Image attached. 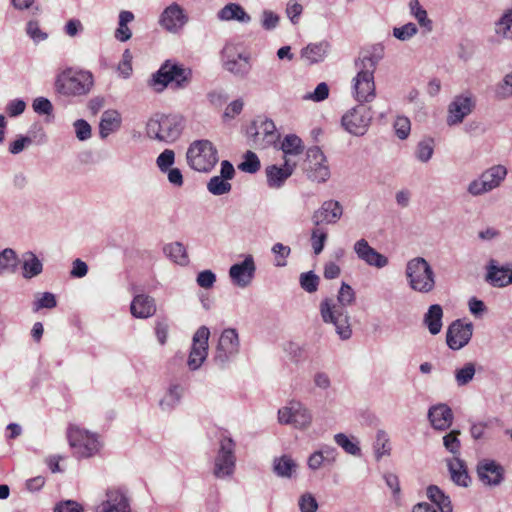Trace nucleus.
<instances>
[{
	"mask_svg": "<svg viewBox=\"0 0 512 512\" xmlns=\"http://www.w3.org/2000/svg\"><path fill=\"white\" fill-rule=\"evenodd\" d=\"M443 309L439 304H433L424 315L423 322L432 335H437L442 329Z\"/></svg>",
	"mask_w": 512,
	"mask_h": 512,
	"instance_id": "nucleus-34",
	"label": "nucleus"
},
{
	"mask_svg": "<svg viewBox=\"0 0 512 512\" xmlns=\"http://www.w3.org/2000/svg\"><path fill=\"white\" fill-rule=\"evenodd\" d=\"M130 311L135 318H149L156 313L155 300L149 295L138 294L131 302Z\"/></svg>",
	"mask_w": 512,
	"mask_h": 512,
	"instance_id": "nucleus-28",
	"label": "nucleus"
},
{
	"mask_svg": "<svg viewBox=\"0 0 512 512\" xmlns=\"http://www.w3.org/2000/svg\"><path fill=\"white\" fill-rule=\"evenodd\" d=\"M54 512H83L82 506L73 500H66L58 503Z\"/></svg>",
	"mask_w": 512,
	"mask_h": 512,
	"instance_id": "nucleus-64",
	"label": "nucleus"
},
{
	"mask_svg": "<svg viewBox=\"0 0 512 512\" xmlns=\"http://www.w3.org/2000/svg\"><path fill=\"white\" fill-rule=\"evenodd\" d=\"M210 330L206 326H201L193 335L192 347L188 357V366L191 370L198 369L208 355V340Z\"/></svg>",
	"mask_w": 512,
	"mask_h": 512,
	"instance_id": "nucleus-16",
	"label": "nucleus"
},
{
	"mask_svg": "<svg viewBox=\"0 0 512 512\" xmlns=\"http://www.w3.org/2000/svg\"><path fill=\"white\" fill-rule=\"evenodd\" d=\"M476 368L472 362L466 363L463 367L455 370V381L458 386H465L470 383L475 375Z\"/></svg>",
	"mask_w": 512,
	"mask_h": 512,
	"instance_id": "nucleus-45",
	"label": "nucleus"
},
{
	"mask_svg": "<svg viewBox=\"0 0 512 512\" xmlns=\"http://www.w3.org/2000/svg\"><path fill=\"white\" fill-rule=\"evenodd\" d=\"M239 336L235 329H225L219 338L216 352L214 355V362L220 368H224L232 357L239 352Z\"/></svg>",
	"mask_w": 512,
	"mask_h": 512,
	"instance_id": "nucleus-15",
	"label": "nucleus"
},
{
	"mask_svg": "<svg viewBox=\"0 0 512 512\" xmlns=\"http://www.w3.org/2000/svg\"><path fill=\"white\" fill-rule=\"evenodd\" d=\"M232 185L221 176H213L207 183V190L215 196H221L231 191Z\"/></svg>",
	"mask_w": 512,
	"mask_h": 512,
	"instance_id": "nucleus-43",
	"label": "nucleus"
},
{
	"mask_svg": "<svg viewBox=\"0 0 512 512\" xmlns=\"http://www.w3.org/2000/svg\"><path fill=\"white\" fill-rule=\"evenodd\" d=\"M447 467L454 484L465 488L470 485L471 478L464 460L460 457H453V459L447 460Z\"/></svg>",
	"mask_w": 512,
	"mask_h": 512,
	"instance_id": "nucleus-30",
	"label": "nucleus"
},
{
	"mask_svg": "<svg viewBox=\"0 0 512 512\" xmlns=\"http://www.w3.org/2000/svg\"><path fill=\"white\" fill-rule=\"evenodd\" d=\"M495 94L499 99H506L512 96V72L506 74L503 80L497 85Z\"/></svg>",
	"mask_w": 512,
	"mask_h": 512,
	"instance_id": "nucleus-55",
	"label": "nucleus"
},
{
	"mask_svg": "<svg viewBox=\"0 0 512 512\" xmlns=\"http://www.w3.org/2000/svg\"><path fill=\"white\" fill-rule=\"evenodd\" d=\"M480 481L488 486H498L504 479V468L494 460H483L477 465Z\"/></svg>",
	"mask_w": 512,
	"mask_h": 512,
	"instance_id": "nucleus-23",
	"label": "nucleus"
},
{
	"mask_svg": "<svg viewBox=\"0 0 512 512\" xmlns=\"http://www.w3.org/2000/svg\"><path fill=\"white\" fill-rule=\"evenodd\" d=\"M460 430H452L443 437V445L454 457H459L461 442L459 440Z\"/></svg>",
	"mask_w": 512,
	"mask_h": 512,
	"instance_id": "nucleus-46",
	"label": "nucleus"
},
{
	"mask_svg": "<svg viewBox=\"0 0 512 512\" xmlns=\"http://www.w3.org/2000/svg\"><path fill=\"white\" fill-rule=\"evenodd\" d=\"M353 249L357 257L369 266L383 268L388 265V258L372 248L365 239L356 241Z\"/></svg>",
	"mask_w": 512,
	"mask_h": 512,
	"instance_id": "nucleus-25",
	"label": "nucleus"
},
{
	"mask_svg": "<svg viewBox=\"0 0 512 512\" xmlns=\"http://www.w3.org/2000/svg\"><path fill=\"white\" fill-rule=\"evenodd\" d=\"M334 441L337 445H339L346 453L359 456L361 454V449L358 445V442H353L348 436L344 433H338L334 436Z\"/></svg>",
	"mask_w": 512,
	"mask_h": 512,
	"instance_id": "nucleus-48",
	"label": "nucleus"
},
{
	"mask_svg": "<svg viewBox=\"0 0 512 512\" xmlns=\"http://www.w3.org/2000/svg\"><path fill=\"white\" fill-rule=\"evenodd\" d=\"M281 150L284 153V159L288 156L300 155L304 151L302 140L295 134L286 135L281 143Z\"/></svg>",
	"mask_w": 512,
	"mask_h": 512,
	"instance_id": "nucleus-38",
	"label": "nucleus"
},
{
	"mask_svg": "<svg viewBox=\"0 0 512 512\" xmlns=\"http://www.w3.org/2000/svg\"><path fill=\"white\" fill-rule=\"evenodd\" d=\"M17 264V256L13 249L6 248L0 253V271L15 268Z\"/></svg>",
	"mask_w": 512,
	"mask_h": 512,
	"instance_id": "nucleus-58",
	"label": "nucleus"
},
{
	"mask_svg": "<svg viewBox=\"0 0 512 512\" xmlns=\"http://www.w3.org/2000/svg\"><path fill=\"white\" fill-rule=\"evenodd\" d=\"M236 443L231 437L223 436L219 441V449L214 460L213 475L223 479L233 475L236 466Z\"/></svg>",
	"mask_w": 512,
	"mask_h": 512,
	"instance_id": "nucleus-9",
	"label": "nucleus"
},
{
	"mask_svg": "<svg viewBox=\"0 0 512 512\" xmlns=\"http://www.w3.org/2000/svg\"><path fill=\"white\" fill-rule=\"evenodd\" d=\"M218 18L222 21L236 20L242 23H249L251 16L245 12L241 5L237 3H229L225 5L219 12Z\"/></svg>",
	"mask_w": 512,
	"mask_h": 512,
	"instance_id": "nucleus-32",
	"label": "nucleus"
},
{
	"mask_svg": "<svg viewBox=\"0 0 512 512\" xmlns=\"http://www.w3.org/2000/svg\"><path fill=\"white\" fill-rule=\"evenodd\" d=\"M343 214V207L339 201L327 200L324 201L319 209L312 215V222L314 225L320 224H335Z\"/></svg>",
	"mask_w": 512,
	"mask_h": 512,
	"instance_id": "nucleus-24",
	"label": "nucleus"
},
{
	"mask_svg": "<svg viewBox=\"0 0 512 512\" xmlns=\"http://www.w3.org/2000/svg\"><path fill=\"white\" fill-rule=\"evenodd\" d=\"M26 33L35 43H39L48 38V34L40 29L39 23L36 20H30L27 23Z\"/></svg>",
	"mask_w": 512,
	"mask_h": 512,
	"instance_id": "nucleus-57",
	"label": "nucleus"
},
{
	"mask_svg": "<svg viewBox=\"0 0 512 512\" xmlns=\"http://www.w3.org/2000/svg\"><path fill=\"white\" fill-rule=\"evenodd\" d=\"M131 512L130 502L126 493L121 489H109L106 500L96 507V512Z\"/></svg>",
	"mask_w": 512,
	"mask_h": 512,
	"instance_id": "nucleus-22",
	"label": "nucleus"
},
{
	"mask_svg": "<svg viewBox=\"0 0 512 512\" xmlns=\"http://www.w3.org/2000/svg\"><path fill=\"white\" fill-rule=\"evenodd\" d=\"M311 411L301 402L291 401L288 406L278 410L280 424L292 425L299 430H305L312 423Z\"/></svg>",
	"mask_w": 512,
	"mask_h": 512,
	"instance_id": "nucleus-12",
	"label": "nucleus"
},
{
	"mask_svg": "<svg viewBox=\"0 0 512 512\" xmlns=\"http://www.w3.org/2000/svg\"><path fill=\"white\" fill-rule=\"evenodd\" d=\"M43 265L38 257L32 252H26L23 255V276L32 278L42 272Z\"/></svg>",
	"mask_w": 512,
	"mask_h": 512,
	"instance_id": "nucleus-40",
	"label": "nucleus"
},
{
	"mask_svg": "<svg viewBox=\"0 0 512 512\" xmlns=\"http://www.w3.org/2000/svg\"><path fill=\"white\" fill-rule=\"evenodd\" d=\"M394 128L397 137L404 140L410 133V120L407 117H398L394 123Z\"/></svg>",
	"mask_w": 512,
	"mask_h": 512,
	"instance_id": "nucleus-62",
	"label": "nucleus"
},
{
	"mask_svg": "<svg viewBox=\"0 0 512 512\" xmlns=\"http://www.w3.org/2000/svg\"><path fill=\"white\" fill-rule=\"evenodd\" d=\"M223 68L239 78H245L251 71L250 54L239 51L233 44H227L221 51Z\"/></svg>",
	"mask_w": 512,
	"mask_h": 512,
	"instance_id": "nucleus-10",
	"label": "nucleus"
},
{
	"mask_svg": "<svg viewBox=\"0 0 512 512\" xmlns=\"http://www.w3.org/2000/svg\"><path fill=\"white\" fill-rule=\"evenodd\" d=\"M410 14L418 21L419 25L431 32L433 29V22L427 16V11L420 5L418 0H410L409 4Z\"/></svg>",
	"mask_w": 512,
	"mask_h": 512,
	"instance_id": "nucleus-37",
	"label": "nucleus"
},
{
	"mask_svg": "<svg viewBox=\"0 0 512 512\" xmlns=\"http://www.w3.org/2000/svg\"><path fill=\"white\" fill-rule=\"evenodd\" d=\"M238 168L243 172L254 174L260 169V160L254 152L247 151L243 162L238 165Z\"/></svg>",
	"mask_w": 512,
	"mask_h": 512,
	"instance_id": "nucleus-49",
	"label": "nucleus"
},
{
	"mask_svg": "<svg viewBox=\"0 0 512 512\" xmlns=\"http://www.w3.org/2000/svg\"><path fill=\"white\" fill-rule=\"evenodd\" d=\"M280 21V17L271 10H264L262 12L261 25L265 30L275 29Z\"/></svg>",
	"mask_w": 512,
	"mask_h": 512,
	"instance_id": "nucleus-63",
	"label": "nucleus"
},
{
	"mask_svg": "<svg viewBox=\"0 0 512 512\" xmlns=\"http://www.w3.org/2000/svg\"><path fill=\"white\" fill-rule=\"evenodd\" d=\"M434 153V141L431 138L423 139L416 147V158L423 163L428 162Z\"/></svg>",
	"mask_w": 512,
	"mask_h": 512,
	"instance_id": "nucleus-47",
	"label": "nucleus"
},
{
	"mask_svg": "<svg viewBox=\"0 0 512 512\" xmlns=\"http://www.w3.org/2000/svg\"><path fill=\"white\" fill-rule=\"evenodd\" d=\"M300 285L308 293H314L318 289L319 277L313 272H305L300 275Z\"/></svg>",
	"mask_w": 512,
	"mask_h": 512,
	"instance_id": "nucleus-52",
	"label": "nucleus"
},
{
	"mask_svg": "<svg viewBox=\"0 0 512 512\" xmlns=\"http://www.w3.org/2000/svg\"><path fill=\"white\" fill-rule=\"evenodd\" d=\"M298 469V464L289 455H282L273 461V471L281 478H292Z\"/></svg>",
	"mask_w": 512,
	"mask_h": 512,
	"instance_id": "nucleus-33",
	"label": "nucleus"
},
{
	"mask_svg": "<svg viewBox=\"0 0 512 512\" xmlns=\"http://www.w3.org/2000/svg\"><path fill=\"white\" fill-rule=\"evenodd\" d=\"M94 86V76L90 71L67 69L56 79V91L64 96H85Z\"/></svg>",
	"mask_w": 512,
	"mask_h": 512,
	"instance_id": "nucleus-4",
	"label": "nucleus"
},
{
	"mask_svg": "<svg viewBox=\"0 0 512 512\" xmlns=\"http://www.w3.org/2000/svg\"><path fill=\"white\" fill-rule=\"evenodd\" d=\"M121 115L116 110H106L101 116L99 123V136L107 138L111 133L116 132L121 126Z\"/></svg>",
	"mask_w": 512,
	"mask_h": 512,
	"instance_id": "nucleus-31",
	"label": "nucleus"
},
{
	"mask_svg": "<svg viewBox=\"0 0 512 512\" xmlns=\"http://www.w3.org/2000/svg\"><path fill=\"white\" fill-rule=\"evenodd\" d=\"M381 58V55L366 50L355 60L357 74L353 78L352 88L353 96L360 104L369 103L376 96L374 72Z\"/></svg>",
	"mask_w": 512,
	"mask_h": 512,
	"instance_id": "nucleus-2",
	"label": "nucleus"
},
{
	"mask_svg": "<svg viewBox=\"0 0 512 512\" xmlns=\"http://www.w3.org/2000/svg\"><path fill=\"white\" fill-rule=\"evenodd\" d=\"M304 171L313 182L324 183L330 178L326 156L319 147L314 146L307 150Z\"/></svg>",
	"mask_w": 512,
	"mask_h": 512,
	"instance_id": "nucleus-13",
	"label": "nucleus"
},
{
	"mask_svg": "<svg viewBox=\"0 0 512 512\" xmlns=\"http://www.w3.org/2000/svg\"><path fill=\"white\" fill-rule=\"evenodd\" d=\"M372 118L371 108L364 104H358L342 116L341 123L350 134L362 136L367 132Z\"/></svg>",
	"mask_w": 512,
	"mask_h": 512,
	"instance_id": "nucleus-11",
	"label": "nucleus"
},
{
	"mask_svg": "<svg viewBox=\"0 0 512 512\" xmlns=\"http://www.w3.org/2000/svg\"><path fill=\"white\" fill-rule=\"evenodd\" d=\"M296 163L285 158L283 166L269 165L265 168L267 185L273 189L281 188L286 180L293 174Z\"/></svg>",
	"mask_w": 512,
	"mask_h": 512,
	"instance_id": "nucleus-21",
	"label": "nucleus"
},
{
	"mask_svg": "<svg viewBox=\"0 0 512 512\" xmlns=\"http://www.w3.org/2000/svg\"><path fill=\"white\" fill-rule=\"evenodd\" d=\"M512 8L503 12L495 22V33L502 39L512 40Z\"/></svg>",
	"mask_w": 512,
	"mask_h": 512,
	"instance_id": "nucleus-39",
	"label": "nucleus"
},
{
	"mask_svg": "<svg viewBox=\"0 0 512 512\" xmlns=\"http://www.w3.org/2000/svg\"><path fill=\"white\" fill-rule=\"evenodd\" d=\"M428 419L434 429L444 431L452 425L453 412L448 405L438 404L429 409Z\"/></svg>",
	"mask_w": 512,
	"mask_h": 512,
	"instance_id": "nucleus-27",
	"label": "nucleus"
},
{
	"mask_svg": "<svg viewBox=\"0 0 512 512\" xmlns=\"http://www.w3.org/2000/svg\"><path fill=\"white\" fill-rule=\"evenodd\" d=\"M509 264L499 265L495 259H490L486 265L485 281L496 288L508 286Z\"/></svg>",
	"mask_w": 512,
	"mask_h": 512,
	"instance_id": "nucleus-26",
	"label": "nucleus"
},
{
	"mask_svg": "<svg viewBox=\"0 0 512 512\" xmlns=\"http://www.w3.org/2000/svg\"><path fill=\"white\" fill-rule=\"evenodd\" d=\"M474 108L472 97L459 95L456 96L448 106V115L446 123L448 126H455L463 122Z\"/></svg>",
	"mask_w": 512,
	"mask_h": 512,
	"instance_id": "nucleus-19",
	"label": "nucleus"
},
{
	"mask_svg": "<svg viewBox=\"0 0 512 512\" xmlns=\"http://www.w3.org/2000/svg\"><path fill=\"white\" fill-rule=\"evenodd\" d=\"M191 79V70L182 65L167 60L160 69L153 74L151 86L157 91H162L171 84L176 89L185 88Z\"/></svg>",
	"mask_w": 512,
	"mask_h": 512,
	"instance_id": "nucleus-6",
	"label": "nucleus"
},
{
	"mask_svg": "<svg viewBox=\"0 0 512 512\" xmlns=\"http://www.w3.org/2000/svg\"><path fill=\"white\" fill-rule=\"evenodd\" d=\"M184 128L183 118L174 114H156L146 124L148 138L159 142L172 143L176 141Z\"/></svg>",
	"mask_w": 512,
	"mask_h": 512,
	"instance_id": "nucleus-3",
	"label": "nucleus"
},
{
	"mask_svg": "<svg viewBox=\"0 0 512 512\" xmlns=\"http://www.w3.org/2000/svg\"><path fill=\"white\" fill-rule=\"evenodd\" d=\"M75 134L78 140H88L92 135L90 124L84 119H78L73 123Z\"/></svg>",
	"mask_w": 512,
	"mask_h": 512,
	"instance_id": "nucleus-60",
	"label": "nucleus"
},
{
	"mask_svg": "<svg viewBox=\"0 0 512 512\" xmlns=\"http://www.w3.org/2000/svg\"><path fill=\"white\" fill-rule=\"evenodd\" d=\"M473 335V324L464 323L461 319L453 321L446 334V342L450 349L459 350L466 346Z\"/></svg>",
	"mask_w": 512,
	"mask_h": 512,
	"instance_id": "nucleus-17",
	"label": "nucleus"
},
{
	"mask_svg": "<svg viewBox=\"0 0 512 512\" xmlns=\"http://www.w3.org/2000/svg\"><path fill=\"white\" fill-rule=\"evenodd\" d=\"M418 32L417 26L409 22L401 27L393 28V36L400 41H408L414 37Z\"/></svg>",
	"mask_w": 512,
	"mask_h": 512,
	"instance_id": "nucleus-51",
	"label": "nucleus"
},
{
	"mask_svg": "<svg viewBox=\"0 0 512 512\" xmlns=\"http://www.w3.org/2000/svg\"><path fill=\"white\" fill-rule=\"evenodd\" d=\"M183 394V388L180 385H172L164 398L160 401L163 410L174 408L180 401Z\"/></svg>",
	"mask_w": 512,
	"mask_h": 512,
	"instance_id": "nucleus-44",
	"label": "nucleus"
},
{
	"mask_svg": "<svg viewBox=\"0 0 512 512\" xmlns=\"http://www.w3.org/2000/svg\"><path fill=\"white\" fill-rule=\"evenodd\" d=\"M256 266L252 255H247L241 263L232 265L229 276L238 287L245 288L252 282Z\"/></svg>",
	"mask_w": 512,
	"mask_h": 512,
	"instance_id": "nucleus-20",
	"label": "nucleus"
},
{
	"mask_svg": "<svg viewBox=\"0 0 512 512\" xmlns=\"http://www.w3.org/2000/svg\"><path fill=\"white\" fill-rule=\"evenodd\" d=\"M186 158L193 170L208 173L218 162V151L209 140H195L190 144Z\"/></svg>",
	"mask_w": 512,
	"mask_h": 512,
	"instance_id": "nucleus-7",
	"label": "nucleus"
},
{
	"mask_svg": "<svg viewBox=\"0 0 512 512\" xmlns=\"http://www.w3.org/2000/svg\"><path fill=\"white\" fill-rule=\"evenodd\" d=\"M355 298L353 288L343 282L338 291L337 304L331 298H325L320 303V314L323 322L333 324L336 333L342 340H347L352 336L350 315L345 307L352 305Z\"/></svg>",
	"mask_w": 512,
	"mask_h": 512,
	"instance_id": "nucleus-1",
	"label": "nucleus"
},
{
	"mask_svg": "<svg viewBox=\"0 0 512 512\" xmlns=\"http://www.w3.org/2000/svg\"><path fill=\"white\" fill-rule=\"evenodd\" d=\"M409 287L419 293H430L436 284L435 273L423 257H416L407 262L405 270Z\"/></svg>",
	"mask_w": 512,
	"mask_h": 512,
	"instance_id": "nucleus-5",
	"label": "nucleus"
},
{
	"mask_svg": "<svg viewBox=\"0 0 512 512\" xmlns=\"http://www.w3.org/2000/svg\"><path fill=\"white\" fill-rule=\"evenodd\" d=\"M175 162V153L171 149H165L156 159L157 167L161 172H166L172 168Z\"/></svg>",
	"mask_w": 512,
	"mask_h": 512,
	"instance_id": "nucleus-56",
	"label": "nucleus"
},
{
	"mask_svg": "<svg viewBox=\"0 0 512 512\" xmlns=\"http://www.w3.org/2000/svg\"><path fill=\"white\" fill-rule=\"evenodd\" d=\"M508 170L504 165H493L484 170L477 179L471 181L467 191L472 196H480L498 188L505 180Z\"/></svg>",
	"mask_w": 512,
	"mask_h": 512,
	"instance_id": "nucleus-8",
	"label": "nucleus"
},
{
	"mask_svg": "<svg viewBox=\"0 0 512 512\" xmlns=\"http://www.w3.org/2000/svg\"><path fill=\"white\" fill-rule=\"evenodd\" d=\"M164 254L179 265L188 264V255L185 246L181 242H173L163 247Z\"/></svg>",
	"mask_w": 512,
	"mask_h": 512,
	"instance_id": "nucleus-35",
	"label": "nucleus"
},
{
	"mask_svg": "<svg viewBox=\"0 0 512 512\" xmlns=\"http://www.w3.org/2000/svg\"><path fill=\"white\" fill-rule=\"evenodd\" d=\"M188 22V16L185 14L183 8L177 4L172 3L167 6L159 17V25L170 33H178Z\"/></svg>",
	"mask_w": 512,
	"mask_h": 512,
	"instance_id": "nucleus-18",
	"label": "nucleus"
},
{
	"mask_svg": "<svg viewBox=\"0 0 512 512\" xmlns=\"http://www.w3.org/2000/svg\"><path fill=\"white\" fill-rule=\"evenodd\" d=\"M327 237V232L322 228L317 227L312 230L311 244L316 255L323 251Z\"/></svg>",
	"mask_w": 512,
	"mask_h": 512,
	"instance_id": "nucleus-50",
	"label": "nucleus"
},
{
	"mask_svg": "<svg viewBox=\"0 0 512 512\" xmlns=\"http://www.w3.org/2000/svg\"><path fill=\"white\" fill-rule=\"evenodd\" d=\"M255 126L254 140L258 142L260 136H262V143H260L262 148H266L272 144H274L279 135L276 131V126L274 122L270 119H264L260 121H255L253 123Z\"/></svg>",
	"mask_w": 512,
	"mask_h": 512,
	"instance_id": "nucleus-29",
	"label": "nucleus"
},
{
	"mask_svg": "<svg viewBox=\"0 0 512 512\" xmlns=\"http://www.w3.org/2000/svg\"><path fill=\"white\" fill-rule=\"evenodd\" d=\"M57 301L54 294L50 292H44L40 297L33 303V311L37 312L40 309H52L56 307Z\"/></svg>",
	"mask_w": 512,
	"mask_h": 512,
	"instance_id": "nucleus-54",
	"label": "nucleus"
},
{
	"mask_svg": "<svg viewBox=\"0 0 512 512\" xmlns=\"http://www.w3.org/2000/svg\"><path fill=\"white\" fill-rule=\"evenodd\" d=\"M373 447L377 460H380L383 456L390 455L391 447L389 443V437L384 430L377 431Z\"/></svg>",
	"mask_w": 512,
	"mask_h": 512,
	"instance_id": "nucleus-42",
	"label": "nucleus"
},
{
	"mask_svg": "<svg viewBox=\"0 0 512 512\" xmlns=\"http://www.w3.org/2000/svg\"><path fill=\"white\" fill-rule=\"evenodd\" d=\"M134 20V14L130 11H121L119 14L118 28L115 31V38L121 42L128 41L131 36V30L128 23Z\"/></svg>",
	"mask_w": 512,
	"mask_h": 512,
	"instance_id": "nucleus-41",
	"label": "nucleus"
},
{
	"mask_svg": "<svg viewBox=\"0 0 512 512\" xmlns=\"http://www.w3.org/2000/svg\"><path fill=\"white\" fill-rule=\"evenodd\" d=\"M327 42H320L316 44H309L301 51V56L307 59L310 63H317L322 61L328 50Z\"/></svg>",
	"mask_w": 512,
	"mask_h": 512,
	"instance_id": "nucleus-36",
	"label": "nucleus"
},
{
	"mask_svg": "<svg viewBox=\"0 0 512 512\" xmlns=\"http://www.w3.org/2000/svg\"><path fill=\"white\" fill-rule=\"evenodd\" d=\"M67 438L70 446L79 457H90L99 449V442L96 435L76 425L69 426Z\"/></svg>",
	"mask_w": 512,
	"mask_h": 512,
	"instance_id": "nucleus-14",
	"label": "nucleus"
},
{
	"mask_svg": "<svg viewBox=\"0 0 512 512\" xmlns=\"http://www.w3.org/2000/svg\"><path fill=\"white\" fill-rule=\"evenodd\" d=\"M493 422H500L498 418H491L487 421L473 422L470 426V435L474 440L482 439L485 435V429L489 428Z\"/></svg>",
	"mask_w": 512,
	"mask_h": 512,
	"instance_id": "nucleus-53",
	"label": "nucleus"
},
{
	"mask_svg": "<svg viewBox=\"0 0 512 512\" xmlns=\"http://www.w3.org/2000/svg\"><path fill=\"white\" fill-rule=\"evenodd\" d=\"M298 506L301 512H316L318 502L311 493L306 492L300 496Z\"/></svg>",
	"mask_w": 512,
	"mask_h": 512,
	"instance_id": "nucleus-59",
	"label": "nucleus"
},
{
	"mask_svg": "<svg viewBox=\"0 0 512 512\" xmlns=\"http://www.w3.org/2000/svg\"><path fill=\"white\" fill-rule=\"evenodd\" d=\"M196 282L201 288L210 289L216 282V275L211 270H203L198 273Z\"/></svg>",
	"mask_w": 512,
	"mask_h": 512,
	"instance_id": "nucleus-61",
	"label": "nucleus"
}]
</instances>
